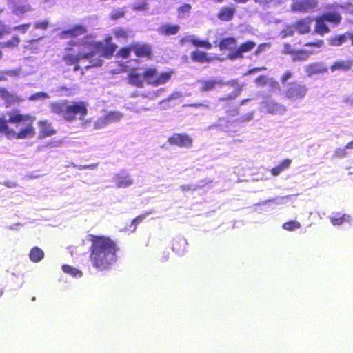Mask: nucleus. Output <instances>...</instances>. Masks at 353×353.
Segmentation results:
<instances>
[{
  "mask_svg": "<svg viewBox=\"0 0 353 353\" xmlns=\"http://www.w3.org/2000/svg\"><path fill=\"white\" fill-rule=\"evenodd\" d=\"M185 42H190L196 48H204L207 50H210L212 48V43L208 40H201L193 36H186L181 38L180 43H184Z\"/></svg>",
  "mask_w": 353,
  "mask_h": 353,
  "instance_id": "aec40b11",
  "label": "nucleus"
},
{
  "mask_svg": "<svg viewBox=\"0 0 353 353\" xmlns=\"http://www.w3.org/2000/svg\"><path fill=\"white\" fill-rule=\"evenodd\" d=\"M20 39L18 36L14 35L12 38L6 41L0 42L1 48H13L19 46Z\"/></svg>",
  "mask_w": 353,
  "mask_h": 353,
  "instance_id": "c9c22d12",
  "label": "nucleus"
},
{
  "mask_svg": "<svg viewBox=\"0 0 353 353\" xmlns=\"http://www.w3.org/2000/svg\"><path fill=\"white\" fill-rule=\"evenodd\" d=\"M295 50L293 49L290 43H285L283 45V52L285 54L292 55Z\"/></svg>",
  "mask_w": 353,
  "mask_h": 353,
  "instance_id": "69168bd1",
  "label": "nucleus"
},
{
  "mask_svg": "<svg viewBox=\"0 0 353 353\" xmlns=\"http://www.w3.org/2000/svg\"><path fill=\"white\" fill-rule=\"evenodd\" d=\"M91 35H87L81 39V44L83 46H85L91 51L95 52L96 50H101V54L100 57H103L107 59H110L113 57L115 52L117 46L112 42V37H107L105 39V44L104 45L102 41H96L92 39Z\"/></svg>",
  "mask_w": 353,
  "mask_h": 353,
  "instance_id": "20e7f679",
  "label": "nucleus"
},
{
  "mask_svg": "<svg viewBox=\"0 0 353 353\" xmlns=\"http://www.w3.org/2000/svg\"><path fill=\"white\" fill-rule=\"evenodd\" d=\"M87 28L82 24H74L67 30H62L59 37L61 39L76 38L87 33Z\"/></svg>",
  "mask_w": 353,
  "mask_h": 353,
  "instance_id": "9d476101",
  "label": "nucleus"
},
{
  "mask_svg": "<svg viewBox=\"0 0 353 353\" xmlns=\"http://www.w3.org/2000/svg\"><path fill=\"white\" fill-rule=\"evenodd\" d=\"M30 27V23H23V24H19V25L15 26L12 28V30L14 31H18V32H21V34H25L27 32V31Z\"/></svg>",
  "mask_w": 353,
  "mask_h": 353,
  "instance_id": "6e6d98bb",
  "label": "nucleus"
},
{
  "mask_svg": "<svg viewBox=\"0 0 353 353\" xmlns=\"http://www.w3.org/2000/svg\"><path fill=\"white\" fill-rule=\"evenodd\" d=\"M301 225L296 221H289L282 225V228L287 231H294L301 228Z\"/></svg>",
  "mask_w": 353,
  "mask_h": 353,
  "instance_id": "37998d69",
  "label": "nucleus"
},
{
  "mask_svg": "<svg viewBox=\"0 0 353 353\" xmlns=\"http://www.w3.org/2000/svg\"><path fill=\"white\" fill-rule=\"evenodd\" d=\"M292 77V73L290 70H286L281 77V81L282 83H285L289 79Z\"/></svg>",
  "mask_w": 353,
  "mask_h": 353,
  "instance_id": "0e129e2a",
  "label": "nucleus"
},
{
  "mask_svg": "<svg viewBox=\"0 0 353 353\" xmlns=\"http://www.w3.org/2000/svg\"><path fill=\"white\" fill-rule=\"evenodd\" d=\"M132 9L136 12H144L148 9V3L147 0H135L131 6Z\"/></svg>",
  "mask_w": 353,
  "mask_h": 353,
  "instance_id": "e433bc0d",
  "label": "nucleus"
},
{
  "mask_svg": "<svg viewBox=\"0 0 353 353\" xmlns=\"http://www.w3.org/2000/svg\"><path fill=\"white\" fill-rule=\"evenodd\" d=\"M8 120L0 117V134L8 139H26L34 137L36 130L34 127L35 117L21 114L18 111L8 112Z\"/></svg>",
  "mask_w": 353,
  "mask_h": 353,
  "instance_id": "f03ea898",
  "label": "nucleus"
},
{
  "mask_svg": "<svg viewBox=\"0 0 353 353\" xmlns=\"http://www.w3.org/2000/svg\"><path fill=\"white\" fill-rule=\"evenodd\" d=\"M196 188L192 185L185 184L180 187V190L183 192H188L191 190H196Z\"/></svg>",
  "mask_w": 353,
  "mask_h": 353,
  "instance_id": "774afa93",
  "label": "nucleus"
},
{
  "mask_svg": "<svg viewBox=\"0 0 353 353\" xmlns=\"http://www.w3.org/2000/svg\"><path fill=\"white\" fill-rule=\"evenodd\" d=\"M91 242L89 259L92 265L99 271L110 270L117 262L119 250L116 242L106 236L90 234Z\"/></svg>",
  "mask_w": 353,
  "mask_h": 353,
  "instance_id": "f257e3e1",
  "label": "nucleus"
},
{
  "mask_svg": "<svg viewBox=\"0 0 353 353\" xmlns=\"http://www.w3.org/2000/svg\"><path fill=\"white\" fill-rule=\"evenodd\" d=\"M128 82L130 84L137 87L142 88L143 86V74H139L134 69H132L128 74Z\"/></svg>",
  "mask_w": 353,
  "mask_h": 353,
  "instance_id": "bb28decb",
  "label": "nucleus"
},
{
  "mask_svg": "<svg viewBox=\"0 0 353 353\" xmlns=\"http://www.w3.org/2000/svg\"><path fill=\"white\" fill-rule=\"evenodd\" d=\"M292 163V160L289 159H285L281 161L277 165L272 168L270 172L273 176H279L281 172L288 169Z\"/></svg>",
  "mask_w": 353,
  "mask_h": 353,
  "instance_id": "cd10ccee",
  "label": "nucleus"
},
{
  "mask_svg": "<svg viewBox=\"0 0 353 353\" xmlns=\"http://www.w3.org/2000/svg\"><path fill=\"white\" fill-rule=\"evenodd\" d=\"M0 97L5 101L6 107H9L10 105L19 103L23 101L19 97L14 96L13 94L10 93L6 88L0 87Z\"/></svg>",
  "mask_w": 353,
  "mask_h": 353,
  "instance_id": "5701e85b",
  "label": "nucleus"
},
{
  "mask_svg": "<svg viewBox=\"0 0 353 353\" xmlns=\"http://www.w3.org/2000/svg\"><path fill=\"white\" fill-rule=\"evenodd\" d=\"M309 57V53L306 50H295L292 55L293 61H306Z\"/></svg>",
  "mask_w": 353,
  "mask_h": 353,
  "instance_id": "58836bf2",
  "label": "nucleus"
},
{
  "mask_svg": "<svg viewBox=\"0 0 353 353\" xmlns=\"http://www.w3.org/2000/svg\"><path fill=\"white\" fill-rule=\"evenodd\" d=\"M65 120L72 121L78 118L83 120L88 114V109L85 102L77 101L67 105Z\"/></svg>",
  "mask_w": 353,
  "mask_h": 353,
  "instance_id": "0eeeda50",
  "label": "nucleus"
},
{
  "mask_svg": "<svg viewBox=\"0 0 353 353\" xmlns=\"http://www.w3.org/2000/svg\"><path fill=\"white\" fill-rule=\"evenodd\" d=\"M62 270L73 277H81L82 276V272L81 270L70 266L69 265H63L61 266Z\"/></svg>",
  "mask_w": 353,
  "mask_h": 353,
  "instance_id": "ea45409f",
  "label": "nucleus"
},
{
  "mask_svg": "<svg viewBox=\"0 0 353 353\" xmlns=\"http://www.w3.org/2000/svg\"><path fill=\"white\" fill-rule=\"evenodd\" d=\"M126 10L125 8H118L113 9L109 14V19L111 20H118L125 16Z\"/></svg>",
  "mask_w": 353,
  "mask_h": 353,
  "instance_id": "4c0bfd02",
  "label": "nucleus"
},
{
  "mask_svg": "<svg viewBox=\"0 0 353 353\" xmlns=\"http://www.w3.org/2000/svg\"><path fill=\"white\" fill-rule=\"evenodd\" d=\"M19 73L18 70H9L0 71V82L7 80V77H15Z\"/></svg>",
  "mask_w": 353,
  "mask_h": 353,
  "instance_id": "de8ad7c7",
  "label": "nucleus"
},
{
  "mask_svg": "<svg viewBox=\"0 0 353 353\" xmlns=\"http://www.w3.org/2000/svg\"><path fill=\"white\" fill-rule=\"evenodd\" d=\"M39 127V137L46 138L52 136L57 133V130L52 126V123L46 121H39L38 122Z\"/></svg>",
  "mask_w": 353,
  "mask_h": 353,
  "instance_id": "412c9836",
  "label": "nucleus"
},
{
  "mask_svg": "<svg viewBox=\"0 0 353 353\" xmlns=\"http://www.w3.org/2000/svg\"><path fill=\"white\" fill-rule=\"evenodd\" d=\"M225 85H229L234 88V91L228 94L225 97H220L219 99V101L224 102L228 101H232L235 99L237 97L240 96L243 85L242 84L239 83V81L237 79L231 80L227 83Z\"/></svg>",
  "mask_w": 353,
  "mask_h": 353,
  "instance_id": "ddd939ff",
  "label": "nucleus"
},
{
  "mask_svg": "<svg viewBox=\"0 0 353 353\" xmlns=\"http://www.w3.org/2000/svg\"><path fill=\"white\" fill-rule=\"evenodd\" d=\"M152 212H146L144 214H140L136 216L134 219H132L131 222V226H133L135 229L137 226L141 223L148 215H150Z\"/></svg>",
  "mask_w": 353,
  "mask_h": 353,
  "instance_id": "603ef678",
  "label": "nucleus"
},
{
  "mask_svg": "<svg viewBox=\"0 0 353 353\" xmlns=\"http://www.w3.org/2000/svg\"><path fill=\"white\" fill-rule=\"evenodd\" d=\"M330 220L333 225H341L345 222L350 223L352 217L349 214L337 213L335 216H331Z\"/></svg>",
  "mask_w": 353,
  "mask_h": 353,
  "instance_id": "2f4dec72",
  "label": "nucleus"
},
{
  "mask_svg": "<svg viewBox=\"0 0 353 353\" xmlns=\"http://www.w3.org/2000/svg\"><path fill=\"white\" fill-rule=\"evenodd\" d=\"M267 68L264 66H262V67H255L254 68H252V69H250L245 74H254L256 72H260V71H264V70H266Z\"/></svg>",
  "mask_w": 353,
  "mask_h": 353,
  "instance_id": "338daca9",
  "label": "nucleus"
},
{
  "mask_svg": "<svg viewBox=\"0 0 353 353\" xmlns=\"http://www.w3.org/2000/svg\"><path fill=\"white\" fill-rule=\"evenodd\" d=\"M323 19L333 26H338L342 20L341 14L336 10L326 12L321 14Z\"/></svg>",
  "mask_w": 353,
  "mask_h": 353,
  "instance_id": "a878e982",
  "label": "nucleus"
},
{
  "mask_svg": "<svg viewBox=\"0 0 353 353\" xmlns=\"http://www.w3.org/2000/svg\"><path fill=\"white\" fill-rule=\"evenodd\" d=\"M308 91L307 87L303 83L299 81H293L288 83L283 94L290 101H298L303 99Z\"/></svg>",
  "mask_w": 353,
  "mask_h": 353,
  "instance_id": "423d86ee",
  "label": "nucleus"
},
{
  "mask_svg": "<svg viewBox=\"0 0 353 353\" xmlns=\"http://www.w3.org/2000/svg\"><path fill=\"white\" fill-rule=\"evenodd\" d=\"M57 92L59 93L61 96L70 97L74 95L76 93V88L62 85L57 88Z\"/></svg>",
  "mask_w": 353,
  "mask_h": 353,
  "instance_id": "a19ab883",
  "label": "nucleus"
},
{
  "mask_svg": "<svg viewBox=\"0 0 353 353\" xmlns=\"http://www.w3.org/2000/svg\"><path fill=\"white\" fill-rule=\"evenodd\" d=\"M270 78L265 75H259L254 79V83L260 87L268 85Z\"/></svg>",
  "mask_w": 353,
  "mask_h": 353,
  "instance_id": "864d4df0",
  "label": "nucleus"
},
{
  "mask_svg": "<svg viewBox=\"0 0 353 353\" xmlns=\"http://www.w3.org/2000/svg\"><path fill=\"white\" fill-rule=\"evenodd\" d=\"M132 43L127 47L121 48L116 54V57L127 59L132 51Z\"/></svg>",
  "mask_w": 353,
  "mask_h": 353,
  "instance_id": "49530a36",
  "label": "nucleus"
},
{
  "mask_svg": "<svg viewBox=\"0 0 353 353\" xmlns=\"http://www.w3.org/2000/svg\"><path fill=\"white\" fill-rule=\"evenodd\" d=\"M180 26L178 24L163 23L160 26L157 32L161 36L176 35L180 31Z\"/></svg>",
  "mask_w": 353,
  "mask_h": 353,
  "instance_id": "6ab92c4d",
  "label": "nucleus"
},
{
  "mask_svg": "<svg viewBox=\"0 0 353 353\" xmlns=\"http://www.w3.org/2000/svg\"><path fill=\"white\" fill-rule=\"evenodd\" d=\"M256 43L253 41H247L240 44L238 48L234 52L229 54L228 57L230 60H234L236 59H242L243 57V54L252 50L255 46Z\"/></svg>",
  "mask_w": 353,
  "mask_h": 353,
  "instance_id": "9b49d317",
  "label": "nucleus"
},
{
  "mask_svg": "<svg viewBox=\"0 0 353 353\" xmlns=\"http://www.w3.org/2000/svg\"><path fill=\"white\" fill-rule=\"evenodd\" d=\"M263 105L266 112L271 114H283L286 111L285 105L274 101H264Z\"/></svg>",
  "mask_w": 353,
  "mask_h": 353,
  "instance_id": "dca6fc26",
  "label": "nucleus"
},
{
  "mask_svg": "<svg viewBox=\"0 0 353 353\" xmlns=\"http://www.w3.org/2000/svg\"><path fill=\"white\" fill-rule=\"evenodd\" d=\"M171 145L190 148L192 146V139L186 133H175L168 139Z\"/></svg>",
  "mask_w": 353,
  "mask_h": 353,
  "instance_id": "1a4fd4ad",
  "label": "nucleus"
},
{
  "mask_svg": "<svg viewBox=\"0 0 353 353\" xmlns=\"http://www.w3.org/2000/svg\"><path fill=\"white\" fill-rule=\"evenodd\" d=\"M317 5L316 0H293L290 9L294 12L305 13L314 10Z\"/></svg>",
  "mask_w": 353,
  "mask_h": 353,
  "instance_id": "6e6552de",
  "label": "nucleus"
},
{
  "mask_svg": "<svg viewBox=\"0 0 353 353\" xmlns=\"http://www.w3.org/2000/svg\"><path fill=\"white\" fill-rule=\"evenodd\" d=\"M132 52L139 58L150 59L152 56V48L146 43H132Z\"/></svg>",
  "mask_w": 353,
  "mask_h": 353,
  "instance_id": "2eb2a0df",
  "label": "nucleus"
},
{
  "mask_svg": "<svg viewBox=\"0 0 353 353\" xmlns=\"http://www.w3.org/2000/svg\"><path fill=\"white\" fill-rule=\"evenodd\" d=\"M346 148H337L334 154L335 158H343L347 155Z\"/></svg>",
  "mask_w": 353,
  "mask_h": 353,
  "instance_id": "13d9d810",
  "label": "nucleus"
},
{
  "mask_svg": "<svg viewBox=\"0 0 353 353\" xmlns=\"http://www.w3.org/2000/svg\"><path fill=\"white\" fill-rule=\"evenodd\" d=\"M236 14V8L234 5L223 6L221 7L217 18L221 21H230L234 19Z\"/></svg>",
  "mask_w": 353,
  "mask_h": 353,
  "instance_id": "4468645a",
  "label": "nucleus"
},
{
  "mask_svg": "<svg viewBox=\"0 0 353 353\" xmlns=\"http://www.w3.org/2000/svg\"><path fill=\"white\" fill-rule=\"evenodd\" d=\"M323 45V41L321 39L316 40V41L312 42H307L304 44L306 47H315V48H321Z\"/></svg>",
  "mask_w": 353,
  "mask_h": 353,
  "instance_id": "052dcab7",
  "label": "nucleus"
},
{
  "mask_svg": "<svg viewBox=\"0 0 353 353\" xmlns=\"http://www.w3.org/2000/svg\"><path fill=\"white\" fill-rule=\"evenodd\" d=\"M110 123L119 121L123 117V114L117 111H110L105 114Z\"/></svg>",
  "mask_w": 353,
  "mask_h": 353,
  "instance_id": "a18cd8bd",
  "label": "nucleus"
},
{
  "mask_svg": "<svg viewBox=\"0 0 353 353\" xmlns=\"http://www.w3.org/2000/svg\"><path fill=\"white\" fill-rule=\"evenodd\" d=\"M190 57L193 62L199 63H210L214 60L212 57L209 56L208 53L198 50L192 51Z\"/></svg>",
  "mask_w": 353,
  "mask_h": 353,
  "instance_id": "b1692460",
  "label": "nucleus"
},
{
  "mask_svg": "<svg viewBox=\"0 0 353 353\" xmlns=\"http://www.w3.org/2000/svg\"><path fill=\"white\" fill-rule=\"evenodd\" d=\"M191 10L192 6L190 3H183L177 9L178 18H185L189 13H190Z\"/></svg>",
  "mask_w": 353,
  "mask_h": 353,
  "instance_id": "79ce46f5",
  "label": "nucleus"
},
{
  "mask_svg": "<svg viewBox=\"0 0 353 353\" xmlns=\"http://www.w3.org/2000/svg\"><path fill=\"white\" fill-rule=\"evenodd\" d=\"M29 258L31 261L38 263L44 258V252L39 247H33L30 251Z\"/></svg>",
  "mask_w": 353,
  "mask_h": 353,
  "instance_id": "473e14b6",
  "label": "nucleus"
},
{
  "mask_svg": "<svg viewBox=\"0 0 353 353\" xmlns=\"http://www.w3.org/2000/svg\"><path fill=\"white\" fill-rule=\"evenodd\" d=\"M352 37V33L346 32L341 35H336L328 39L329 44L332 46H340Z\"/></svg>",
  "mask_w": 353,
  "mask_h": 353,
  "instance_id": "c85d7f7f",
  "label": "nucleus"
},
{
  "mask_svg": "<svg viewBox=\"0 0 353 353\" xmlns=\"http://www.w3.org/2000/svg\"><path fill=\"white\" fill-rule=\"evenodd\" d=\"M110 123L109 122L108 117L106 115H103L99 118L94 124L95 129H101L104 128L105 126L109 125Z\"/></svg>",
  "mask_w": 353,
  "mask_h": 353,
  "instance_id": "3c124183",
  "label": "nucleus"
},
{
  "mask_svg": "<svg viewBox=\"0 0 353 353\" xmlns=\"http://www.w3.org/2000/svg\"><path fill=\"white\" fill-rule=\"evenodd\" d=\"M305 71L308 77L313 75L326 73L328 69L322 63L314 62L307 65Z\"/></svg>",
  "mask_w": 353,
  "mask_h": 353,
  "instance_id": "a211bd4d",
  "label": "nucleus"
},
{
  "mask_svg": "<svg viewBox=\"0 0 353 353\" xmlns=\"http://www.w3.org/2000/svg\"><path fill=\"white\" fill-rule=\"evenodd\" d=\"M133 183V180L129 175L117 176L115 179V184L117 188H125Z\"/></svg>",
  "mask_w": 353,
  "mask_h": 353,
  "instance_id": "f704fd0d",
  "label": "nucleus"
},
{
  "mask_svg": "<svg viewBox=\"0 0 353 353\" xmlns=\"http://www.w3.org/2000/svg\"><path fill=\"white\" fill-rule=\"evenodd\" d=\"M294 30L291 27H287L285 29H283L281 32L283 37H286L289 36L294 35Z\"/></svg>",
  "mask_w": 353,
  "mask_h": 353,
  "instance_id": "e2e57ef3",
  "label": "nucleus"
},
{
  "mask_svg": "<svg viewBox=\"0 0 353 353\" xmlns=\"http://www.w3.org/2000/svg\"><path fill=\"white\" fill-rule=\"evenodd\" d=\"M94 57V55L90 58L89 59L90 60V65H87L85 67V68L86 70L92 68V67H99L102 65V63H103V61L102 59L99 57L98 58H95V59H93V57Z\"/></svg>",
  "mask_w": 353,
  "mask_h": 353,
  "instance_id": "5fc2aeb1",
  "label": "nucleus"
},
{
  "mask_svg": "<svg viewBox=\"0 0 353 353\" xmlns=\"http://www.w3.org/2000/svg\"><path fill=\"white\" fill-rule=\"evenodd\" d=\"M114 36L116 38L127 39L128 37V31L123 28L117 27L112 30Z\"/></svg>",
  "mask_w": 353,
  "mask_h": 353,
  "instance_id": "09e8293b",
  "label": "nucleus"
},
{
  "mask_svg": "<svg viewBox=\"0 0 353 353\" xmlns=\"http://www.w3.org/2000/svg\"><path fill=\"white\" fill-rule=\"evenodd\" d=\"M33 10L30 4L14 5L12 8V13L17 17H23L28 12Z\"/></svg>",
  "mask_w": 353,
  "mask_h": 353,
  "instance_id": "7c9ffc66",
  "label": "nucleus"
},
{
  "mask_svg": "<svg viewBox=\"0 0 353 353\" xmlns=\"http://www.w3.org/2000/svg\"><path fill=\"white\" fill-rule=\"evenodd\" d=\"M353 66L352 59H339L334 61L330 66L331 72L340 71L346 72L350 71Z\"/></svg>",
  "mask_w": 353,
  "mask_h": 353,
  "instance_id": "f3484780",
  "label": "nucleus"
},
{
  "mask_svg": "<svg viewBox=\"0 0 353 353\" xmlns=\"http://www.w3.org/2000/svg\"><path fill=\"white\" fill-rule=\"evenodd\" d=\"M312 19L308 17L301 19L294 23V29L299 34H305L310 32V23Z\"/></svg>",
  "mask_w": 353,
  "mask_h": 353,
  "instance_id": "4be33fe9",
  "label": "nucleus"
},
{
  "mask_svg": "<svg viewBox=\"0 0 353 353\" xmlns=\"http://www.w3.org/2000/svg\"><path fill=\"white\" fill-rule=\"evenodd\" d=\"M67 105V101H55L50 103V108L52 113L61 116L65 119Z\"/></svg>",
  "mask_w": 353,
  "mask_h": 353,
  "instance_id": "393cba45",
  "label": "nucleus"
},
{
  "mask_svg": "<svg viewBox=\"0 0 353 353\" xmlns=\"http://www.w3.org/2000/svg\"><path fill=\"white\" fill-rule=\"evenodd\" d=\"M3 12V9L0 10V14ZM11 32V28L5 23V22L0 19V39L10 34Z\"/></svg>",
  "mask_w": 353,
  "mask_h": 353,
  "instance_id": "c03bdc74",
  "label": "nucleus"
},
{
  "mask_svg": "<svg viewBox=\"0 0 353 353\" xmlns=\"http://www.w3.org/2000/svg\"><path fill=\"white\" fill-rule=\"evenodd\" d=\"M110 123L109 122L108 117L106 115H103L99 118L94 124L95 129H101L104 128L105 126L109 125Z\"/></svg>",
  "mask_w": 353,
  "mask_h": 353,
  "instance_id": "8fccbe9b",
  "label": "nucleus"
},
{
  "mask_svg": "<svg viewBox=\"0 0 353 353\" xmlns=\"http://www.w3.org/2000/svg\"><path fill=\"white\" fill-rule=\"evenodd\" d=\"M81 44V42L70 41L68 42L67 46L65 48V52L62 56V61H64L67 66H73L74 71L80 70L79 62L82 59H88L94 55V51L83 53L76 52L74 49V46H79Z\"/></svg>",
  "mask_w": 353,
  "mask_h": 353,
  "instance_id": "7ed1b4c3",
  "label": "nucleus"
},
{
  "mask_svg": "<svg viewBox=\"0 0 353 353\" xmlns=\"http://www.w3.org/2000/svg\"><path fill=\"white\" fill-rule=\"evenodd\" d=\"M199 91L200 92L205 93L214 90L217 88L223 86L225 83L220 79H202L199 81Z\"/></svg>",
  "mask_w": 353,
  "mask_h": 353,
  "instance_id": "f8f14e48",
  "label": "nucleus"
},
{
  "mask_svg": "<svg viewBox=\"0 0 353 353\" xmlns=\"http://www.w3.org/2000/svg\"><path fill=\"white\" fill-rule=\"evenodd\" d=\"M49 26L48 20H43L40 21H36L34 23V28L35 29L46 30Z\"/></svg>",
  "mask_w": 353,
  "mask_h": 353,
  "instance_id": "4d7b16f0",
  "label": "nucleus"
},
{
  "mask_svg": "<svg viewBox=\"0 0 353 353\" xmlns=\"http://www.w3.org/2000/svg\"><path fill=\"white\" fill-rule=\"evenodd\" d=\"M268 85L272 88V90H281V86L279 85V83L274 79L273 78H270L269 83Z\"/></svg>",
  "mask_w": 353,
  "mask_h": 353,
  "instance_id": "bf43d9fd",
  "label": "nucleus"
},
{
  "mask_svg": "<svg viewBox=\"0 0 353 353\" xmlns=\"http://www.w3.org/2000/svg\"><path fill=\"white\" fill-rule=\"evenodd\" d=\"M325 21H326L323 19L321 15L316 18L314 30L317 34L321 36L328 33L330 31L329 27L325 23Z\"/></svg>",
  "mask_w": 353,
  "mask_h": 353,
  "instance_id": "c756f323",
  "label": "nucleus"
},
{
  "mask_svg": "<svg viewBox=\"0 0 353 353\" xmlns=\"http://www.w3.org/2000/svg\"><path fill=\"white\" fill-rule=\"evenodd\" d=\"M172 73V71L159 72L155 68H146L143 72V77L148 84L157 87L165 84Z\"/></svg>",
  "mask_w": 353,
  "mask_h": 353,
  "instance_id": "39448f33",
  "label": "nucleus"
},
{
  "mask_svg": "<svg viewBox=\"0 0 353 353\" xmlns=\"http://www.w3.org/2000/svg\"><path fill=\"white\" fill-rule=\"evenodd\" d=\"M48 95L47 93L46 92H37V93H34V94L31 95L29 98L30 100H37L38 99H40V98H48Z\"/></svg>",
  "mask_w": 353,
  "mask_h": 353,
  "instance_id": "680f3d73",
  "label": "nucleus"
},
{
  "mask_svg": "<svg viewBox=\"0 0 353 353\" xmlns=\"http://www.w3.org/2000/svg\"><path fill=\"white\" fill-rule=\"evenodd\" d=\"M236 43V40L234 37H227L222 39L219 44V49L222 50H232Z\"/></svg>",
  "mask_w": 353,
  "mask_h": 353,
  "instance_id": "72a5a7b5",
  "label": "nucleus"
}]
</instances>
